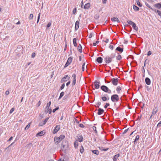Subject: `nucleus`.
<instances>
[{
	"label": "nucleus",
	"mask_w": 161,
	"mask_h": 161,
	"mask_svg": "<svg viewBox=\"0 0 161 161\" xmlns=\"http://www.w3.org/2000/svg\"><path fill=\"white\" fill-rule=\"evenodd\" d=\"M69 144L68 142H62V143L61 150L64 151L68 150Z\"/></svg>",
	"instance_id": "nucleus-1"
},
{
	"label": "nucleus",
	"mask_w": 161,
	"mask_h": 161,
	"mask_svg": "<svg viewBox=\"0 0 161 161\" xmlns=\"http://www.w3.org/2000/svg\"><path fill=\"white\" fill-rule=\"evenodd\" d=\"M101 89L103 92L109 94L111 93V91L106 86L102 85L100 87Z\"/></svg>",
	"instance_id": "nucleus-2"
},
{
	"label": "nucleus",
	"mask_w": 161,
	"mask_h": 161,
	"mask_svg": "<svg viewBox=\"0 0 161 161\" xmlns=\"http://www.w3.org/2000/svg\"><path fill=\"white\" fill-rule=\"evenodd\" d=\"M111 99L113 102H117L119 100L118 95L115 94L112 95L111 96Z\"/></svg>",
	"instance_id": "nucleus-3"
},
{
	"label": "nucleus",
	"mask_w": 161,
	"mask_h": 161,
	"mask_svg": "<svg viewBox=\"0 0 161 161\" xmlns=\"http://www.w3.org/2000/svg\"><path fill=\"white\" fill-rule=\"evenodd\" d=\"M104 60L107 64H109L112 61V59L110 57L108 56H106L103 57Z\"/></svg>",
	"instance_id": "nucleus-4"
},
{
	"label": "nucleus",
	"mask_w": 161,
	"mask_h": 161,
	"mask_svg": "<svg viewBox=\"0 0 161 161\" xmlns=\"http://www.w3.org/2000/svg\"><path fill=\"white\" fill-rule=\"evenodd\" d=\"M73 59V58L72 57H70L68 58L67 61L65 64L64 66V68H66L67 66H68L71 63L72 60Z\"/></svg>",
	"instance_id": "nucleus-5"
},
{
	"label": "nucleus",
	"mask_w": 161,
	"mask_h": 161,
	"mask_svg": "<svg viewBox=\"0 0 161 161\" xmlns=\"http://www.w3.org/2000/svg\"><path fill=\"white\" fill-rule=\"evenodd\" d=\"M65 137V136L64 135H61L59 137H55L54 138V141H55L56 140L57 141H61Z\"/></svg>",
	"instance_id": "nucleus-6"
},
{
	"label": "nucleus",
	"mask_w": 161,
	"mask_h": 161,
	"mask_svg": "<svg viewBox=\"0 0 161 161\" xmlns=\"http://www.w3.org/2000/svg\"><path fill=\"white\" fill-rule=\"evenodd\" d=\"M119 80V79L117 78H112L111 79L112 83L114 86H116L118 84Z\"/></svg>",
	"instance_id": "nucleus-7"
},
{
	"label": "nucleus",
	"mask_w": 161,
	"mask_h": 161,
	"mask_svg": "<svg viewBox=\"0 0 161 161\" xmlns=\"http://www.w3.org/2000/svg\"><path fill=\"white\" fill-rule=\"evenodd\" d=\"M49 117H47L43 121V122H41L39 123L38 125L39 126H42L43 125H45L46 122H47V121L49 119Z\"/></svg>",
	"instance_id": "nucleus-8"
},
{
	"label": "nucleus",
	"mask_w": 161,
	"mask_h": 161,
	"mask_svg": "<svg viewBox=\"0 0 161 161\" xmlns=\"http://www.w3.org/2000/svg\"><path fill=\"white\" fill-rule=\"evenodd\" d=\"M70 77L68 76L67 75H65L63 77L61 80V83H63L64 82L66 81L67 80H69Z\"/></svg>",
	"instance_id": "nucleus-9"
},
{
	"label": "nucleus",
	"mask_w": 161,
	"mask_h": 161,
	"mask_svg": "<svg viewBox=\"0 0 161 161\" xmlns=\"http://www.w3.org/2000/svg\"><path fill=\"white\" fill-rule=\"evenodd\" d=\"M60 129V125H57L53 130V133L54 134L57 133Z\"/></svg>",
	"instance_id": "nucleus-10"
},
{
	"label": "nucleus",
	"mask_w": 161,
	"mask_h": 161,
	"mask_svg": "<svg viewBox=\"0 0 161 161\" xmlns=\"http://www.w3.org/2000/svg\"><path fill=\"white\" fill-rule=\"evenodd\" d=\"M94 83L95 84V85H94V86H95V88L96 89H98L100 87V82L97 81V80H95Z\"/></svg>",
	"instance_id": "nucleus-11"
},
{
	"label": "nucleus",
	"mask_w": 161,
	"mask_h": 161,
	"mask_svg": "<svg viewBox=\"0 0 161 161\" xmlns=\"http://www.w3.org/2000/svg\"><path fill=\"white\" fill-rule=\"evenodd\" d=\"M98 112L97 114L99 115H101L104 112V110L103 109L100 108H98L97 110Z\"/></svg>",
	"instance_id": "nucleus-12"
},
{
	"label": "nucleus",
	"mask_w": 161,
	"mask_h": 161,
	"mask_svg": "<svg viewBox=\"0 0 161 161\" xmlns=\"http://www.w3.org/2000/svg\"><path fill=\"white\" fill-rule=\"evenodd\" d=\"M80 22L78 20H77L75 23V31H77L79 27Z\"/></svg>",
	"instance_id": "nucleus-13"
},
{
	"label": "nucleus",
	"mask_w": 161,
	"mask_h": 161,
	"mask_svg": "<svg viewBox=\"0 0 161 161\" xmlns=\"http://www.w3.org/2000/svg\"><path fill=\"white\" fill-rule=\"evenodd\" d=\"M158 109L157 106L155 107L153 109V112L152 113V115H153L155 114L158 111Z\"/></svg>",
	"instance_id": "nucleus-14"
},
{
	"label": "nucleus",
	"mask_w": 161,
	"mask_h": 161,
	"mask_svg": "<svg viewBox=\"0 0 161 161\" xmlns=\"http://www.w3.org/2000/svg\"><path fill=\"white\" fill-rule=\"evenodd\" d=\"M145 81L146 83L148 85H149L151 84V80L148 77H146L145 79Z\"/></svg>",
	"instance_id": "nucleus-15"
},
{
	"label": "nucleus",
	"mask_w": 161,
	"mask_h": 161,
	"mask_svg": "<svg viewBox=\"0 0 161 161\" xmlns=\"http://www.w3.org/2000/svg\"><path fill=\"white\" fill-rule=\"evenodd\" d=\"M76 137L77 140H76V141H83V137L82 135H78Z\"/></svg>",
	"instance_id": "nucleus-16"
},
{
	"label": "nucleus",
	"mask_w": 161,
	"mask_h": 161,
	"mask_svg": "<svg viewBox=\"0 0 161 161\" xmlns=\"http://www.w3.org/2000/svg\"><path fill=\"white\" fill-rule=\"evenodd\" d=\"M111 20L114 22H117L118 23H120V21L118 19L115 17H113V18H111Z\"/></svg>",
	"instance_id": "nucleus-17"
},
{
	"label": "nucleus",
	"mask_w": 161,
	"mask_h": 161,
	"mask_svg": "<svg viewBox=\"0 0 161 161\" xmlns=\"http://www.w3.org/2000/svg\"><path fill=\"white\" fill-rule=\"evenodd\" d=\"M96 61L99 64L102 63L103 62V58L101 57H98L96 59Z\"/></svg>",
	"instance_id": "nucleus-18"
},
{
	"label": "nucleus",
	"mask_w": 161,
	"mask_h": 161,
	"mask_svg": "<svg viewBox=\"0 0 161 161\" xmlns=\"http://www.w3.org/2000/svg\"><path fill=\"white\" fill-rule=\"evenodd\" d=\"M115 50H116L120 52V53H122L123 51V48H122L119 47H118L116 48Z\"/></svg>",
	"instance_id": "nucleus-19"
},
{
	"label": "nucleus",
	"mask_w": 161,
	"mask_h": 161,
	"mask_svg": "<svg viewBox=\"0 0 161 161\" xmlns=\"http://www.w3.org/2000/svg\"><path fill=\"white\" fill-rule=\"evenodd\" d=\"M90 7V4L89 3H88L85 4L84 7V8L85 9H87L89 8Z\"/></svg>",
	"instance_id": "nucleus-20"
},
{
	"label": "nucleus",
	"mask_w": 161,
	"mask_h": 161,
	"mask_svg": "<svg viewBox=\"0 0 161 161\" xmlns=\"http://www.w3.org/2000/svg\"><path fill=\"white\" fill-rule=\"evenodd\" d=\"M44 134H45V133H44V132H43V131H41L38 133L36 134V136H42L43 135H44Z\"/></svg>",
	"instance_id": "nucleus-21"
},
{
	"label": "nucleus",
	"mask_w": 161,
	"mask_h": 161,
	"mask_svg": "<svg viewBox=\"0 0 161 161\" xmlns=\"http://www.w3.org/2000/svg\"><path fill=\"white\" fill-rule=\"evenodd\" d=\"M82 47L81 45L80 44L77 47L78 50L80 53L82 52Z\"/></svg>",
	"instance_id": "nucleus-22"
},
{
	"label": "nucleus",
	"mask_w": 161,
	"mask_h": 161,
	"mask_svg": "<svg viewBox=\"0 0 161 161\" xmlns=\"http://www.w3.org/2000/svg\"><path fill=\"white\" fill-rule=\"evenodd\" d=\"M132 27L134 30H135L136 31H137L138 30V27L136 26V24L134 23L132 25Z\"/></svg>",
	"instance_id": "nucleus-23"
},
{
	"label": "nucleus",
	"mask_w": 161,
	"mask_h": 161,
	"mask_svg": "<svg viewBox=\"0 0 161 161\" xmlns=\"http://www.w3.org/2000/svg\"><path fill=\"white\" fill-rule=\"evenodd\" d=\"M154 6L155 8H156L158 9H160V8H161V3H158L156 4H155L154 5Z\"/></svg>",
	"instance_id": "nucleus-24"
},
{
	"label": "nucleus",
	"mask_w": 161,
	"mask_h": 161,
	"mask_svg": "<svg viewBox=\"0 0 161 161\" xmlns=\"http://www.w3.org/2000/svg\"><path fill=\"white\" fill-rule=\"evenodd\" d=\"M119 154H117L115 155L113 158V160L114 161H116L117 159L119 157Z\"/></svg>",
	"instance_id": "nucleus-25"
},
{
	"label": "nucleus",
	"mask_w": 161,
	"mask_h": 161,
	"mask_svg": "<svg viewBox=\"0 0 161 161\" xmlns=\"http://www.w3.org/2000/svg\"><path fill=\"white\" fill-rule=\"evenodd\" d=\"M77 39L76 38H74L73 40V43L74 46L75 47H76L77 46V43L76 42Z\"/></svg>",
	"instance_id": "nucleus-26"
},
{
	"label": "nucleus",
	"mask_w": 161,
	"mask_h": 161,
	"mask_svg": "<svg viewBox=\"0 0 161 161\" xmlns=\"http://www.w3.org/2000/svg\"><path fill=\"white\" fill-rule=\"evenodd\" d=\"M121 90V87L120 86H118L116 89V90L118 94H119L120 93V90Z\"/></svg>",
	"instance_id": "nucleus-27"
},
{
	"label": "nucleus",
	"mask_w": 161,
	"mask_h": 161,
	"mask_svg": "<svg viewBox=\"0 0 161 161\" xmlns=\"http://www.w3.org/2000/svg\"><path fill=\"white\" fill-rule=\"evenodd\" d=\"M92 151L94 154H95L98 155L99 154V152L98 150H92Z\"/></svg>",
	"instance_id": "nucleus-28"
},
{
	"label": "nucleus",
	"mask_w": 161,
	"mask_h": 161,
	"mask_svg": "<svg viewBox=\"0 0 161 161\" xmlns=\"http://www.w3.org/2000/svg\"><path fill=\"white\" fill-rule=\"evenodd\" d=\"M133 9L135 11H138L139 9V8L135 5H134L133 6Z\"/></svg>",
	"instance_id": "nucleus-29"
},
{
	"label": "nucleus",
	"mask_w": 161,
	"mask_h": 161,
	"mask_svg": "<svg viewBox=\"0 0 161 161\" xmlns=\"http://www.w3.org/2000/svg\"><path fill=\"white\" fill-rule=\"evenodd\" d=\"M127 22L129 25H131L132 26L134 23V22L131 20H128L127 21Z\"/></svg>",
	"instance_id": "nucleus-30"
},
{
	"label": "nucleus",
	"mask_w": 161,
	"mask_h": 161,
	"mask_svg": "<svg viewBox=\"0 0 161 161\" xmlns=\"http://www.w3.org/2000/svg\"><path fill=\"white\" fill-rule=\"evenodd\" d=\"M64 92H61L59 97L58 98V100L60 99L64 95Z\"/></svg>",
	"instance_id": "nucleus-31"
},
{
	"label": "nucleus",
	"mask_w": 161,
	"mask_h": 161,
	"mask_svg": "<svg viewBox=\"0 0 161 161\" xmlns=\"http://www.w3.org/2000/svg\"><path fill=\"white\" fill-rule=\"evenodd\" d=\"M136 3L137 5L140 7H141L142 6V4L140 3L139 0H136Z\"/></svg>",
	"instance_id": "nucleus-32"
},
{
	"label": "nucleus",
	"mask_w": 161,
	"mask_h": 161,
	"mask_svg": "<svg viewBox=\"0 0 161 161\" xmlns=\"http://www.w3.org/2000/svg\"><path fill=\"white\" fill-rule=\"evenodd\" d=\"M51 104V102L50 101L47 104L46 108L47 109H49L50 106Z\"/></svg>",
	"instance_id": "nucleus-33"
},
{
	"label": "nucleus",
	"mask_w": 161,
	"mask_h": 161,
	"mask_svg": "<svg viewBox=\"0 0 161 161\" xmlns=\"http://www.w3.org/2000/svg\"><path fill=\"white\" fill-rule=\"evenodd\" d=\"M101 99L104 102L107 101V97H106L103 96V97H101Z\"/></svg>",
	"instance_id": "nucleus-34"
},
{
	"label": "nucleus",
	"mask_w": 161,
	"mask_h": 161,
	"mask_svg": "<svg viewBox=\"0 0 161 161\" xmlns=\"http://www.w3.org/2000/svg\"><path fill=\"white\" fill-rule=\"evenodd\" d=\"M22 49V47L20 45H19L17 47V51H21Z\"/></svg>",
	"instance_id": "nucleus-35"
},
{
	"label": "nucleus",
	"mask_w": 161,
	"mask_h": 161,
	"mask_svg": "<svg viewBox=\"0 0 161 161\" xmlns=\"http://www.w3.org/2000/svg\"><path fill=\"white\" fill-rule=\"evenodd\" d=\"M78 142H75L74 143V145L75 148H76L78 146Z\"/></svg>",
	"instance_id": "nucleus-36"
},
{
	"label": "nucleus",
	"mask_w": 161,
	"mask_h": 161,
	"mask_svg": "<svg viewBox=\"0 0 161 161\" xmlns=\"http://www.w3.org/2000/svg\"><path fill=\"white\" fill-rule=\"evenodd\" d=\"M31 123H28V124L26 125L25 128V130H27L30 127V126Z\"/></svg>",
	"instance_id": "nucleus-37"
},
{
	"label": "nucleus",
	"mask_w": 161,
	"mask_h": 161,
	"mask_svg": "<svg viewBox=\"0 0 161 161\" xmlns=\"http://www.w3.org/2000/svg\"><path fill=\"white\" fill-rule=\"evenodd\" d=\"M100 149L101 151H107L108 150V148H107L106 149H104V148H103V147H101V148L100 147Z\"/></svg>",
	"instance_id": "nucleus-38"
},
{
	"label": "nucleus",
	"mask_w": 161,
	"mask_h": 161,
	"mask_svg": "<svg viewBox=\"0 0 161 161\" xmlns=\"http://www.w3.org/2000/svg\"><path fill=\"white\" fill-rule=\"evenodd\" d=\"M122 57L119 54L117 57H116V59L117 60H120L121 59Z\"/></svg>",
	"instance_id": "nucleus-39"
},
{
	"label": "nucleus",
	"mask_w": 161,
	"mask_h": 161,
	"mask_svg": "<svg viewBox=\"0 0 161 161\" xmlns=\"http://www.w3.org/2000/svg\"><path fill=\"white\" fill-rule=\"evenodd\" d=\"M92 128L94 130V131H95V133L97 134V131L96 129V127L95 126H93L92 127Z\"/></svg>",
	"instance_id": "nucleus-40"
},
{
	"label": "nucleus",
	"mask_w": 161,
	"mask_h": 161,
	"mask_svg": "<svg viewBox=\"0 0 161 161\" xmlns=\"http://www.w3.org/2000/svg\"><path fill=\"white\" fill-rule=\"evenodd\" d=\"M65 86V84L63 83L62 85L60 88V90H63L64 87Z\"/></svg>",
	"instance_id": "nucleus-41"
},
{
	"label": "nucleus",
	"mask_w": 161,
	"mask_h": 161,
	"mask_svg": "<svg viewBox=\"0 0 161 161\" xmlns=\"http://www.w3.org/2000/svg\"><path fill=\"white\" fill-rule=\"evenodd\" d=\"M84 152V148L82 146H81L80 149V152L81 153H82Z\"/></svg>",
	"instance_id": "nucleus-42"
},
{
	"label": "nucleus",
	"mask_w": 161,
	"mask_h": 161,
	"mask_svg": "<svg viewBox=\"0 0 161 161\" xmlns=\"http://www.w3.org/2000/svg\"><path fill=\"white\" fill-rule=\"evenodd\" d=\"M85 65V62L82 65V71H84Z\"/></svg>",
	"instance_id": "nucleus-43"
},
{
	"label": "nucleus",
	"mask_w": 161,
	"mask_h": 161,
	"mask_svg": "<svg viewBox=\"0 0 161 161\" xmlns=\"http://www.w3.org/2000/svg\"><path fill=\"white\" fill-rule=\"evenodd\" d=\"M59 109V107H56L55 109H53L52 112L53 113H55L56 111L58 110Z\"/></svg>",
	"instance_id": "nucleus-44"
},
{
	"label": "nucleus",
	"mask_w": 161,
	"mask_h": 161,
	"mask_svg": "<svg viewBox=\"0 0 161 161\" xmlns=\"http://www.w3.org/2000/svg\"><path fill=\"white\" fill-rule=\"evenodd\" d=\"M139 136L137 135L136 136L134 141H137L139 140Z\"/></svg>",
	"instance_id": "nucleus-45"
},
{
	"label": "nucleus",
	"mask_w": 161,
	"mask_h": 161,
	"mask_svg": "<svg viewBox=\"0 0 161 161\" xmlns=\"http://www.w3.org/2000/svg\"><path fill=\"white\" fill-rule=\"evenodd\" d=\"M110 105V104L108 103H106L105 104V105L104 106V108H107L108 106H109Z\"/></svg>",
	"instance_id": "nucleus-46"
},
{
	"label": "nucleus",
	"mask_w": 161,
	"mask_h": 161,
	"mask_svg": "<svg viewBox=\"0 0 161 161\" xmlns=\"http://www.w3.org/2000/svg\"><path fill=\"white\" fill-rule=\"evenodd\" d=\"M77 11V9L76 8H75L72 11L73 14H75Z\"/></svg>",
	"instance_id": "nucleus-47"
},
{
	"label": "nucleus",
	"mask_w": 161,
	"mask_h": 161,
	"mask_svg": "<svg viewBox=\"0 0 161 161\" xmlns=\"http://www.w3.org/2000/svg\"><path fill=\"white\" fill-rule=\"evenodd\" d=\"M69 97V94H67L64 96L63 97V100H65L67 99Z\"/></svg>",
	"instance_id": "nucleus-48"
},
{
	"label": "nucleus",
	"mask_w": 161,
	"mask_h": 161,
	"mask_svg": "<svg viewBox=\"0 0 161 161\" xmlns=\"http://www.w3.org/2000/svg\"><path fill=\"white\" fill-rule=\"evenodd\" d=\"M76 79H73V80L72 83V85L73 86H74L75 85V84L76 83Z\"/></svg>",
	"instance_id": "nucleus-49"
},
{
	"label": "nucleus",
	"mask_w": 161,
	"mask_h": 161,
	"mask_svg": "<svg viewBox=\"0 0 161 161\" xmlns=\"http://www.w3.org/2000/svg\"><path fill=\"white\" fill-rule=\"evenodd\" d=\"M157 12L158 13V15L160 17V18H161V11L159 10H158L157 11Z\"/></svg>",
	"instance_id": "nucleus-50"
},
{
	"label": "nucleus",
	"mask_w": 161,
	"mask_h": 161,
	"mask_svg": "<svg viewBox=\"0 0 161 161\" xmlns=\"http://www.w3.org/2000/svg\"><path fill=\"white\" fill-rule=\"evenodd\" d=\"M33 17V15L32 14H31L29 17V19H32Z\"/></svg>",
	"instance_id": "nucleus-51"
},
{
	"label": "nucleus",
	"mask_w": 161,
	"mask_h": 161,
	"mask_svg": "<svg viewBox=\"0 0 161 161\" xmlns=\"http://www.w3.org/2000/svg\"><path fill=\"white\" fill-rule=\"evenodd\" d=\"M145 5H146V6L148 8H149L151 9V8H152L146 2L145 3Z\"/></svg>",
	"instance_id": "nucleus-52"
},
{
	"label": "nucleus",
	"mask_w": 161,
	"mask_h": 161,
	"mask_svg": "<svg viewBox=\"0 0 161 161\" xmlns=\"http://www.w3.org/2000/svg\"><path fill=\"white\" fill-rule=\"evenodd\" d=\"M40 13L39 14H38V17H37V24L39 21V19H40Z\"/></svg>",
	"instance_id": "nucleus-53"
},
{
	"label": "nucleus",
	"mask_w": 161,
	"mask_h": 161,
	"mask_svg": "<svg viewBox=\"0 0 161 161\" xmlns=\"http://www.w3.org/2000/svg\"><path fill=\"white\" fill-rule=\"evenodd\" d=\"M128 130H129V128H128L127 129H125L124 130V131L123 133H122V135L124 134L125 133H126L127 132V131H128Z\"/></svg>",
	"instance_id": "nucleus-54"
},
{
	"label": "nucleus",
	"mask_w": 161,
	"mask_h": 161,
	"mask_svg": "<svg viewBox=\"0 0 161 161\" xmlns=\"http://www.w3.org/2000/svg\"><path fill=\"white\" fill-rule=\"evenodd\" d=\"M101 104V103L100 102H98L97 103V107L96 105H95V107L99 108V106Z\"/></svg>",
	"instance_id": "nucleus-55"
},
{
	"label": "nucleus",
	"mask_w": 161,
	"mask_h": 161,
	"mask_svg": "<svg viewBox=\"0 0 161 161\" xmlns=\"http://www.w3.org/2000/svg\"><path fill=\"white\" fill-rule=\"evenodd\" d=\"M79 126L82 128H84L85 127V126L82 124H80L79 125Z\"/></svg>",
	"instance_id": "nucleus-56"
},
{
	"label": "nucleus",
	"mask_w": 161,
	"mask_h": 161,
	"mask_svg": "<svg viewBox=\"0 0 161 161\" xmlns=\"http://www.w3.org/2000/svg\"><path fill=\"white\" fill-rule=\"evenodd\" d=\"M161 126V121L158 124L157 127L158 128Z\"/></svg>",
	"instance_id": "nucleus-57"
},
{
	"label": "nucleus",
	"mask_w": 161,
	"mask_h": 161,
	"mask_svg": "<svg viewBox=\"0 0 161 161\" xmlns=\"http://www.w3.org/2000/svg\"><path fill=\"white\" fill-rule=\"evenodd\" d=\"M14 110V108H12L9 111V113L11 114Z\"/></svg>",
	"instance_id": "nucleus-58"
},
{
	"label": "nucleus",
	"mask_w": 161,
	"mask_h": 161,
	"mask_svg": "<svg viewBox=\"0 0 161 161\" xmlns=\"http://www.w3.org/2000/svg\"><path fill=\"white\" fill-rule=\"evenodd\" d=\"M35 56H36V53H32V54H31V57L32 58H34L35 57Z\"/></svg>",
	"instance_id": "nucleus-59"
},
{
	"label": "nucleus",
	"mask_w": 161,
	"mask_h": 161,
	"mask_svg": "<svg viewBox=\"0 0 161 161\" xmlns=\"http://www.w3.org/2000/svg\"><path fill=\"white\" fill-rule=\"evenodd\" d=\"M109 47L112 50L114 48V46L111 45H110Z\"/></svg>",
	"instance_id": "nucleus-60"
},
{
	"label": "nucleus",
	"mask_w": 161,
	"mask_h": 161,
	"mask_svg": "<svg viewBox=\"0 0 161 161\" xmlns=\"http://www.w3.org/2000/svg\"><path fill=\"white\" fill-rule=\"evenodd\" d=\"M51 25V23L50 22H49L48 23V24L47 25V28H49V27Z\"/></svg>",
	"instance_id": "nucleus-61"
},
{
	"label": "nucleus",
	"mask_w": 161,
	"mask_h": 161,
	"mask_svg": "<svg viewBox=\"0 0 161 161\" xmlns=\"http://www.w3.org/2000/svg\"><path fill=\"white\" fill-rule=\"evenodd\" d=\"M72 76L73 78V79H76V75L75 74H73L72 75Z\"/></svg>",
	"instance_id": "nucleus-62"
},
{
	"label": "nucleus",
	"mask_w": 161,
	"mask_h": 161,
	"mask_svg": "<svg viewBox=\"0 0 161 161\" xmlns=\"http://www.w3.org/2000/svg\"><path fill=\"white\" fill-rule=\"evenodd\" d=\"M152 54V52L151 51H149L147 52V55L148 56H149Z\"/></svg>",
	"instance_id": "nucleus-63"
},
{
	"label": "nucleus",
	"mask_w": 161,
	"mask_h": 161,
	"mask_svg": "<svg viewBox=\"0 0 161 161\" xmlns=\"http://www.w3.org/2000/svg\"><path fill=\"white\" fill-rule=\"evenodd\" d=\"M41 102L40 101H39L38 102V103H37V107H38L40 106V105L41 104Z\"/></svg>",
	"instance_id": "nucleus-64"
}]
</instances>
